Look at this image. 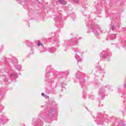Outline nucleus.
Wrapping results in <instances>:
<instances>
[{"label": "nucleus", "instance_id": "9b49d317", "mask_svg": "<svg viewBox=\"0 0 126 126\" xmlns=\"http://www.w3.org/2000/svg\"><path fill=\"white\" fill-rule=\"evenodd\" d=\"M12 62L13 64H14V65H15V67H16V68H17V69H18V70H20V69L22 68V66H21V65H16L18 63V60L17 59H14L13 61H12Z\"/></svg>", "mask_w": 126, "mask_h": 126}, {"label": "nucleus", "instance_id": "9d476101", "mask_svg": "<svg viewBox=\"0 0 126 126\" xmlns=\"http://www.w3.org/2000/svg\"><path fill=\"white\" fill-rule=\"evenodd\" d=\"M37 46L39 47L40 53H44L46 52V48L44 47V45L42 43L40 42V41H37Z\"/></svg>", "mask_w": 126, "mask_h": 126}, {"label": "nucleus", "instance_id": "e433bc0d", "mask_svg": "<svg viewBox=\"0 0 126 126\" xmlns=\"http://www.w3.org/2000/svg\"><path fill=\"white\" fill-rule=\"evenodd\" d=\"M78 39H82V38H81V37H80V38H78Z\"/></svg>", "mask_w": 126, "mask_h": 126}, {"label": "nucleus", "instance_id": "4468645a", "mask_svg": "<svg viewBox=\"0 0 126 126\" xmlns=\"http://www.w3.org/2000/svg\"><path fill=\"white\" fill-rule=\"evenodd\" d=\"M1 78H2L3 82L5 83V84L7 85L9 84V82H8V79L6 78V76L3 75V76H1Z\"/></svg>", "mask_w": 126, "mask_h": 126}, {"label": "nucleus", "instance_id": "dca6fc26", "mask_svg": "<svg viewBox=\"0 0 126 126\" xmlns=\"http://www.w3.org/2000/svg\"><path fill=\"white\" fill-rule=\"evenodd\" d=\"M9 77L11 79L12 78H17V77H18V75L16 73H13V74H10Z\"/></svg>", "mask_w": 126, "mask_h": 126}, {"label": "nucleus", "instance_id": "aec40b11", "mask_svg": "<svg viewBox=\"0 0 126 126\" xmlns=\"http://www.w3.org/2000/svg\"><path fill=\"white\" fill-rule=\"evenodd\" d=\"M27 46L30 47V48H33L34 47V44L31 42H29L27 43Z\"/></svg>", "mask_w": 126, "mask_h": 126}, {"label": "nucleus", "instance_id": "ddd939ff", "mask_svg": "<svg viewBox=\"0 0 126 126\" xmlns=\"http://www.w3.org/2000/svg\"><path fill=\"white\" fill-rule=\"evenodd\" d=\"M47 51L49 52V53H51V54H53V53H55L56 52V49L55 48V47H48L46 49Z\"/></svg>", "mask_w": 126, "mask_h": 126}, {"label": "nucleus", "instance_id": "39448f33", "mask_svg": "<svg viewBox=\"0 0 126 126\" xmlns=\"http://www.w3.org/2000/svg\"><path fill=\"white\" fill-rule=\"evenodd\" d=\"M112 56V53L109 51H103L100 54V58L103 61H108Z\"/></svg>", "mask_w": 126, "mask_h": 126}, {"label": "nucleus", "instance_id": "1a4fd4ad", "mask_svg": "<svg viewBox=\"0 0 126 126\" xmlns=\"http://www.w3.org/2000/svg\"><path fill=\"white\" fill-rule=\"evenodd\" d=\"M77 39L78 38H74L71 39L70 40H68L64 43V45L65 46H66V45H73V46H75V45H77V44L78 43Z\"/></svg>", "mask_w": 126, "mask_h": 126}, {"label": "nucleus", "instance_id": "6e6552de", "mask_svg": "<svg viewBox=\"0 0 126 126\" xmlns=\"http://www.w3.org/2000/svg\"><path fill=\"white\" fill-rule=\"evenodd\" d=\"M121 25V20L116 19L115 20V23L112 24L110 26V29L113 31H115L116 30V28L115 26H116L117 27H120V26Z\"/></svg>", "mask_w": 126, "mask_h": 126}, {"label": "nucleus", "instance_id": "2eb2a0df", "mask_svg": "<svg viewBox=\"0 0 126 126\" xmlns=\"http://www.w3.org/2000/svg\"><path fill=\"white\" fill-rule=\"evenodd\" d=\"M108 39H110V40H114L116 39V34H108L107 36Z\"/></svg>", "mask_w": 126, "mask_h": 126}, {"label": "nucleus", "instance_id": "7ed1b4c3", "mask_svg": "<svg viewBox=\"0 0 126 126\" xmlns=\"http://www.w3.org/2000/svg\"><path fill=\"white\" fill-rule=\"evenodd\" d=\"M110 89H111V86L109 85H104L100 87L98 93L99 98L103 100L105 97V93H106V91L110 90Z\"/></svg>", "mask_w": 126, "mask_h": 126}, {"label": "nucleus", "instance_id": "a19ab883", "mask_svg": "<svg viewBox=\"0 0 126 126\" xmlns=\"http://www.w3.org/2000/svg\"><path fill=\"white\" fill-rule=\"evenodd\" d=\"M122 31H124V30H123Z\"/></svg>", "mask_w": 126, "mask_h": 126}, {"label": "nucleus", "instance_id": "a211bd4d", "mask_svg": "<svg viewBox=\"0 0 126 126\" xmlns=\"http://www.w3.org/2000/svg\"><path fill=\"white\" fill-rule=\"evenodd\" d=\"M3 122H7V119H6V117H4V118H0V125H2Z\"/></svg>", "mask_w": 126, "mask_h": 126}, {"label": "nucleus", "instance_id": "f8f14e48", "mask_svg": "<svg viewBox=\"0 0 126 126\" xmlns=\"http://www.w3.org/2000/svg\"><path fill=\"white\" fill-rule=\"evenodd\" d=\"M97 117L100 119V120L97 119V125H103V122H102V121L104 119H102L101 118L103 117V115L101 113H99L97 114Z\"/></svg>", "mask_w": 126, "mask_h": 126}, {"label": "nucleus", "instance_id": "c9c22d12", "mask_svg": "<svg viewBox=\"0 0 126 126\" xmlns=\"http://www.w3.org/2000/svg\"><path fill=\"white\" fill-rule=\"evenodd\" d=\"M124 87H126V84H124Z\"/></svg>", "mask_w": 126, "mask_h": 126}, {"label": "nucleus", "instance_id": "7c9ffc66", "mask_svg": "<svg viewBox=\"0 0 126 126\" xmlns=\"http://www.w3.org/2000/svg\"><path fill=\"white\" fill-rule=\"evenodd\" d=\"M95 87H98V84H96L95 85Z\"/></svg>", "mask_w": 126, "mask_h": 126}, {"label": "nucleus", "instance_id": "6ab92c4d", "mask_svg": "<svg viewBox=\"0 0 126 126\" xmlns=\"http://www.w3.org/2000/svg\"><path fill=\"white\" fill-rule=\"evenodd\" d=\"M58 2H59L60 4H63V5H65L66 4V1L64 0H58Z\"/></svg>", "mask_w": 126, "mask_h": 126}, {"label": "nucleus", "instance_id": "f257e3e1", "mask_svg": "<svg viewBox=\"0 0 126 126\" xmlns=\"http://www.w3.org/2000/svg\"><path fill=\"white\" fill-rule=\"evenodd\" d=\"M57 111L52 110L50 108L48 111L45 113L43 111L40 112L38 115L39 119L34 118L32 120V125L34 126H42L43 125V120L46 123H51L52 122V118L57 115Z\"/></svg>", "mask_w": 126, "mask_h": 126}, {"label": "nucleus", "instance_id": "423d86ee", "mask_svg": "<svg viewBox=\"0 0 126 126\" xmlns=\"http://www.w3.org/2000/svg\"><path fill=\"white\" fill-rule=\"evenodd\" d=\"M56 25H57V27L58 28H62V27H63V22H61L62 20V16H59L58 17H56L54 19Z\"/></svg>", "mask_w": 126, "mask_h": 126}, {"label": "nucleus", "instance_id": "393cba45", "mask_svg": "<svg viewBox=\"0 0 126 126\" xmlns=\"http://www.w3.org/2000/svg\"><path fill=\"white\" fill-rule=\"evenodd\" d=\"M23 0H17V1H19V3H21Z\"/></svg>", "mask_w": 126, "mask_h": 126}, {"label": "nucleus", "instance_id": "72a5a7b5", "mask_svg": "<svg viewBox=\"0 0 126 126\" xmlns=\"http://www.w3.org/2000/svg\"><path fill=\"white\" fill-rule=\"evenodd\" d=\"M24 8H26V5H24Z\"/></svg>", "mask_w": 126, "mask_h": 126}, {"label": "nucleus", "instance_id": "b1692460", "mask_svg": "<svg viewBox=\"0 0 126 126\" xmlns=\"http://www.w3.org/2000/svg\"><path fill=\"white\" fill-rule=\"evenodd\" d=\"M32 1H34L36 3H38V2H40V1H39V0H32Z\"/></svg>", "mask_w": 126, "mask_h": 126}, {"label": "nucleus", "instance_id": "4c0bfd02", "mask_svg": "<svg viewBox=\"0 0 126 126\" xmlns=\"http://www.w3.org/2000/svg\"><path fill=\"white\" fill-rule=\"evenodd\" d=\"M111 22H112V23H113V22H113V21H112Z\"/></svg>", "mask_w": 126, "mask_h": 126}, {"label": "nucleus", "instance_id": "f3484780", "mask_svg": "<svg viewBox=\"0 0 126 126\" xmlns=\"http://www.w3.org/2000/svg\"><path fill=\"white\" fill-rule=\"evenodd\" d=\"M49 69L50 68H49V67H47V68L46 69V74H45V77H46V78L50 77V71H49Z\"/></svg>", "mask_w": 126, "mask_h": 126}, {"label": "nucleus", "instance_id": "ea45409f", "mask_svg": "<svg viewBox=\"0 0 126 126\" xmlns=\"http://www.w3.org/2000/svg\"><path fill=\"white\" fill-rule=\"evenodd\" d=\"M94 122H96V120H94Z\"/></svg>", "mask_w": 126, "mask_h": 126}, {"label": "nucleus", "instance_id": "412c9836", "mask_svg": "<svg viewBox=\"0 0 126 126\" xmlns=\"http://www.w3.org/2000/svg\"><path fill=\"white\" fill-rule=\"evenodd\" d=\"M89 99H91L92 100H94V99H95V96L93 94H91L89 95Z\"/></svg>", "mask_w": 126, "mask_h": 126}, {"label": "nucleus", "instance_id": "0eeeda50", "mask_svg": "<svg viewBox=\"0 0 126 126\" xmlns=\"http://www.w3.org/2000/svg\"><path fill=\"white\" fill-rule=\"evenodd\" d=\"M74 52L75 59L77 60L78 62H81V59H80V57L82 56V54H83V52L78 49H75Z\"/></svg>", "mask_w": 126, "mask_h": 126}, {"label": "nucleus", "instance_id": "c85d7f7f", "mask_svg": "<svg viewBox=\"0 0 126 126\" xmlns=\"http://www.w3.org/2000/svg\"><path fill=\"white\" fill-rule=\"evenodd\" d=\"M62 91L63 90V89H65V88H64V87H63V86H62Z\"/></svg>", "mask_w": 126, "mask_h": 126}, {"label": "nucleus", "instance_id": "473e14b6", "mask_svg": "<svg viewBox=\"0 0 126 126\" xmlns=\"http://www.w3.org/2000/svg\"><path fill=\"white\" fill-rule=\"evenodd\" d=\"M83 98H84V99H85V97L84 96V94H83Z\"/></svg>", "mask_w": 126, "mask_h": 126}, {"label": "nucleus", "instance_id": "4be33fe9", "mask_svg": "<svg viewBox=\"0 0 126 126\" xmlns=\"http://www.w3.org/2000/svg\"><path fill=\"white\" fill-rule=\"evenodd\" d=\"M41 95L43 97H45V98H49V96L45 95V94H44L43 93L41 94Z\"/></svg>", "mask_w": 126, "mask_h": 126}, {"label": "nucleus", "instance_id": "f03ea898", "mask_svg": "<svg viewBox=\"0 0 126 126\" xmlns=\"http://www.w3.org/2000/svg\"><path fill=\"white\" fill-rule=\"evenodd\" d=\"M87 27L89 28L88 32H93L95 35H99V33L101 32V27L97 24H95L92 22V20H90L86 23Z\"/></svg>", "mask_w": 126, "mask_h": 126}, {"label": "nucleus", "instance_id": "cd10ccee", "mask_svg": "<svg viewBox=\"0 0 126 126\" xmlns=\"http://www.w3.org/2000/svg\"><path fill=\"white\" fill-rule=\"evenodd\" d=\"M104 122H108V119H106V118H104Z\"/></svg>", "mask_w": 126, "mask_h": 126}, {"label": "nucleus", "instance_id": "2f4dec72", "mask_svg": "<svg viewBox=\"0 0 126 126\" xmlns=\"http://www.w3.org/2000/svg\"><path fill=\"white\" fill-rule=\"evenodd\" d=\"M3 70V69H0V72L1 73V71H2Z\"/></svg>", "mask_w": 126, "mask_h": 126}, {"label": "nucleus", "instance_id": "5701e85b", "mask_svg": "<svg viewBox=\"0 0 126 126\" xmlns=\"http://www.w3.org/2000/svg\"><path fill=\"white\" fill-rule=\"evenodd\" d=\"M54 79H55V78H51V80H49V82H51V83L54 82Z\"/></svg>", "mask_w": 126, "mask_h": 126}, {"label": "nucleus", "instance_id": "20e7f679", "mask_svg": "<svg viewBox=\"0 0 126 126\" xmlns=\"http://www.w3.org/2000/svg\"><path fill=\"white\" fill-rule=\"evenodd\" d=\"M84 77H86V75L84 73L78 72L76 74V78L80 80V84L83 87L85 84V80L83 78Z\"/></svg>", "mask_w": 126, "mask_h": 126}, {"label": "nucleus", "instance_id": "58836bf2", "mask_svg": "<svg viewBox=\"0 0 126 126\" xmlns=\"http://www.w3.org/2000/svg\"><path fill=\"white\" fill-rule=\"evenodd\" d=\"M62 85H63V83H62Z\"/></svg>", "mask_w": 126, "mask_h": 126}, {"label": "nucleus", "instance_id": "f704fd0d", "mask_svg": "<svg viewBox=\"0 0 126 126\" xmlns=\"http://www.w3.org/2000/svg\"><path fill=\"white\" fill-rule=\"evenodd\" d=\"M100 72H102V73H105V71H103L102 72L100 71Z\"/></svg>", "mask_w": 126, "mask_h": 126}, {"label": "nucleus", "instance_id": "a878e982", "mask_svg": "<svg viewBox=\"0 0 126 126\" xmlns=\"http://www.w3.org/2000/svg\"><path fill=\"white\" fill-rule=\"evenodd\" d=\"M74 2L75 3H78L79 1L78 0H74Z\"/></svg>", "mask_w": 126, "mask_h": 126}, {"label": "nucleus", "instance_id": "bb28decb", "mask_svg": "<svg viewBox=\"0 0 126 126\" xmlns=\"http://www.w3.org/2000/svg\"><path fill=\"white\" fill-rule=\"evenodd\" d=\"M0 108H1L0 110H2V109H3V106H2V105H0Z\"/></svg>", "mask_w": 126, "mask_h": 126}, {"label": "nucleus", "instance_id": "c756f323", "mask_svg": "<svg viewBox=\"0 0 126 126\" xmlns=\"http://www.w3.org/2000/svg\"><path fill=\"white\" fill-rule=\"evenodd\" d=\"M117 91H118V92H121V91H122V90H121V89H119Z\"/></svg>", "mask_w": 126, "mask_h": 126}, {"label": "nucleus", "instance_id": "79ce46f5", "mask_svg": "<svg viewBox=\"0 0 126 126\" xmlns=\"http://www.w3.org/2000/svg\"><path fill=\"white\" fill-rule=\"evenodd\" d=\"M32 51V49H31Z\"/></svg>", "mask_w": 126, "mask_h": 126}]
</instances>
